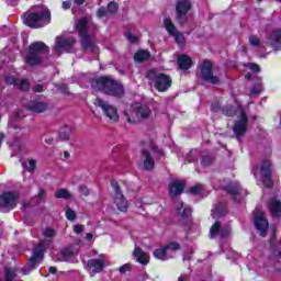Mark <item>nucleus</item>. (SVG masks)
Returning a JSON list of instances; mask_svg holds the SVG:
<instances>
[{
    "instance_id": "31",
    "label": "nucleus",
    "mask_w": 281,
    "mask_h": 281,
    "mask_svg": "<svg viewBox=\"0 0 281 281\" xmlns=\"http://www.w3.org/2000/svg\"><path fill=\"white\" fill-rule=\"evenodd\" d=\"M22 168L25 172H34L36 170V160L31 159L29 162H23Z\"/></svg>"
},
{
    "instance_id": "42",
    "label": "nucleus",
    "mask_w": 281,
    "mask_h": 281,
    "mask_svg": "<svg viewBox=\"0 0 281 281\" xmlns=\"http://www.w3.org/2000/svg\"><path fill=\"white\" fill-rule=\"evenodd\" d=\"M97 16H98L99 19H102V18H104V16H109V9L106 10V9H104V8H100V9L98 10V12H97Z\"/></svg>"
},
{
    "instance_id": "60",
    "label": "nucleus",
    "mask_w": 281,
    "mask_h": 281,
    "mask_svg": "<svg viewBox=\"0 0 281 281\" xmlns=\"http://www.w3.org/2000/svg\"><path fill=\"white\" fill-rule=\"evenodd\" d=\"M246 78H247L248 80H251V74H247V75H246Z\"/></svg>"
},
{
    "instance_id": "55",
    "label": "nucleus",
    "mask_w": 281,
    "mask_h": 281,
    "mask_svg": "<svg viewBox=\"0 0 281 281\" xmlns=\"http://www.w3.org/2000/svg\"><path fill=\"white\" fill-rule=\"evenodd\" d=\"M63 8H64V10H69V8H71V2H69V1H64V2H63Z\"/></svg>"
},
{
    "instance_id": "53",
    "label": "nucleus",
    "mask_w": 281,
    "mask_h": 281,
    "mask_svg": "<svg viewBox=\"0 0 281 281\" xmlns=\"http://www.w3.org/2000/svg\"><path fill=\"white\" fill-rule=\"evenodd\" d=\"M33 91H34L35 93H41V92H43V86H42V85H36V86L34 87Z\"/></svg>"
},
{
    "instance_id": "30",
    "label": "nucleus",
    "mask_w": 281,
    "mask_h": 281,
    "mask_svg": "<svg viewBox=\"0 0 281 281\" xmlns=\"http://www.w3.org/2000/svg\"><path fill=\"white\" fill-rule=\"evenodd\" d=\"M150 54L146 50H139L134 55V60L136 63H143V60H148Z\"/></svg>"
},
{
    "instance_id": "44",
    "label": "nucleus",
    "mask_w": 281,
    "mask_h": 281,
    "mask_svg": "<svg viewBox=\"0 0 281 281\" xmlns=\"http://www.w3.org/2000/svg\"><path fill=\"white\" fill-rule=\"evenodd\" d=\"M70 135H71V131L60 132L59 139H61V142H67V139H69Z\"/></svg>"
},
{
    "instance_id": "47",
    "label": "nucleus",
    "mask_w": 281,
    "mask_h": 281,
    "mask_svg": "<svg viewBox=\"0 0 281 281\" xmlns=\"http://www.w3.org/2000/svg\"><path fill=\"white\" fill-rule=\"evenodd\" d=\"M74 232L75 234H82V232H85V226L80 224H76L74 226Z\"/></svg>"
},
{
    "instance_id": "45",
    "label": "nucleus",
    "mask_w": 281,
    "mask_h": 281,
    "mask_svg": "<svg viewBox=\"0 0 281 281\" xmlns=\"http://www.w3.org/2000/svg\"><path fill=\"white\" fill-rule=\"evenodd\" d=\"M63 254L66 258H69L76 254V250H74V247H68L63 251Z\"/></svg>"
},
{
    "instance_id": "38",
    "label": "nucleus",
    "mask_w": 281,
    "mask_h": 281,
    "mask_svg": "<svg viewBox=\"0 0 281 281\" xmlns=\"http://www.w3.org/2000/svg\"><path fill=\"white\" fill-rule=\"evenodd\" d=\"M249 43L254 47H258L260 45V38L258 36H256V35H250L249 36Z\"/></svg>"
},
{
    "instance_id": "17",
    "label": "nucleus",
    "mask_w": 281,
    "mask_h": 281,
    "mask_svg": "<svg viewBox=\"0 0 281 281\" xmlns=\"http://www.w3.org/2000/svg\"><path fill=\"white\" fill-rule=\"evenodd\" d=\"M164 27L165 30H167L168 34L176 38V43L181 44L183 43V41H186V37L182 35L181 32H178L175 23H172V20H170V18L164 19Z\"/></svg>"
},
{
    "instance_id": "19",
    "label": "nucleus",
    "mask_w": 281,
    "mask_h": 281,
    "mask_svg": "<svg viewBox=\"0 0 281 281\" xmlns=\"http://www.w3.org/2000/svg\"><path fill=\"white\" fill-rule=\"evenodd\" d=\"M229 234H232V228L229 227L221 228V222H215L210 229L211 238H216V236H221V238H227Z\"/></svg>"
},
{
    "instance_id": "14",
    "label": "nucleus",
    "mask_w": 281,
    "mask_h": 281,
    "mask_svg": "<svg viewBox=\"0 0 281 281\" xmlns=\"http://www.w3.org/2000/svg\"><path fill=\"white\" fill-rule=\"evenodd\" d=\"M201 74L205 82H210L211 85H218V82H221V78L212 71V61L205 60L202 64Z\"/></svg>"
},
{
    "instance_id": "11",
    "label": "nucleus",
    "mask_w": 281,
    "mask_h": 281,
    "mask_svg": "<svg viewBox=\"0 0 281 281\" xmlns=\"http://www.w3.org/2000/svg\"><path fill=\"white\" fill-rule=\"evenodd\" d=\"M192 10V1L190 0H178L176 4V19L180 25L188 23V12Z\"/></svg>"
},
{
    "instance_id": "1",
    "label": "nucleus",
    "mask_w": 281,
    "mask_h": 281,
    "mask_svg": "<svg viewBox=\"0 0 281 281\" xmlns=\"http://www.w3.org/2000/svg\"><path fill=\"white\" fill-rule=\"evenodd\" d=\"M24 25L38 30V27H45L49 25L52 21V13L49 9L43 4H36L31 7L22 16Z\"/></svg>"
},
{
    "instance_id": "33",
    "label": "nucleus",
    "mask_w": 281,
    "mask_h": 281,
    "mask_svg": "<svg viewBox=\"0 0 281 281\" xmlns=\"http://www.w3.org/2000/svg\"><path fill=\"white\" fill-rule=\"evenodd\" d=\"M4 278L5 281H14V279L16 278V272L12 268H5Z\"/></svg>"
},
{
    "instance_id": "50",
    "label": "nucleus",
    "mask_w": 281,
    "mask_h": 281,
    "mask_svg": "<svg viewBox=\"0 0 281 281\" xmlns=\"http://www.w3.org/2000/svg\"><path fill=\"white\" fill-rule=\"evenodd\" d=\"M131 269V265L125 263L119 268L120 273H126Z\"/></svg>"
},
{
    "instance_id": "29",
    "label": "nucleus",
    "mask_w": 281,
    "mask_h": 281,
    "mask_svg": "<svg viewBox=\"0 0 281 281\" xmlns=\"http://www.w3.org/2000/svg\"><path fill=\"white\" fill-rule=\"evenodd\" d=\"M176 207L180 216H190V214H192L190 207H183V202H179Z\"/></svg>"
},
{
    "instance_id": "37",
    "label": "nucleus",
    "mask_w": 281,
    "mask_h": 281,
    "mask_svg": "<svg viewBox=\"0 0 281 281\" xmlns=\"http://www.w3.org/2000/svg\"><path fill=\"white\" fill-rule=\"evenodd\" d=\"M201 192H203V186H201V184H196V186L190 188L191 194H201Z\"/></svg>"
},
{
    "instance_id": "21",
    "label": "nucleus",
    "mask_w": 281,
    "mask_h": 281,
    "mask_svg": "<svg viewBox=\"0 0 281 281\" xmlns=\"http://www.w3.org/2000/svg\"><path fill=\"white\" fill-rule=\"evenodd\" d=\"M186 188V182L181 180H173L169 184V194L171 199L175 196H179V194H183V189Z\"/></svg>"
},
{
    "instance_id": "18",
    "label": "nucleus",
    "mask_w": 281,
    "mask_h": 281,
    "mask_svg": "<svg viewBox=\"0 0 281 281\" xmlns=\"http://www.w3.org/2000/svg\"><path fill=\"white\" fill-rule=\"evenodd\" d=\"M240 111V119L235 123L233 131L237 137V139H240L245 133H247V115H245V112L243 109L239 108Z\"/></svg>"
},
{
    "instance_id": "28",
    "label": "nucleus",
    "mask_w": 281,
    "mask_h": 281,
    "mask_svg": "<svg viewBox=\"0 0 281 281\" xmlns=\"http://www.w3.org/2000/svg\"><path fill=\"white\" fill-rule=\"evenodd\" d=\"M226 192L232 194L234 199H238V194L243 192V189H240V184H238V182H233L226 187Z\"/></svg>"
},
{
    "instance_id": "3",
    "label": "nucleus",
    "mask_w": 281,
    "mask_h": 281,
    "mask_svg": "<svg viewBox=\"0 0 281 281\" xmlns=\"http://www.w3.org/2000/svg\"><path fill=\"white\" fill-rule=\"evenodd\" d=\"M49 56V48L43 42H34L29 46L24 63L29 67L41 65Z\"/></svg>"
},
{
    "instance_id": "52",
    "label": "nucleus",
    "mask_w": 281,
    "mask_h": 281,
    "mask_svg": "<svg viewBox=\"0 0 281 281\" xmlns=\"http://www.w3.org/2000/svg\"><path fill=\"white\" fill-rule=\"evenodd\" d=\"M46 196V193L43 189H38L37 199L38 201H43V199Z\"/></svg>"
},
{
    "instance_id": "46",
    "label": "nucleus",
    "mask_w": 281,
    "mask_h": 281,
    "mask_svg": "<svg viewBox=\"0 0 281 281\" xmlns=\"http://www.w3.org/2000/svg\"><path fill=\"white\" fill-rule=\"evenodd\" d=\"M79 192H81L83 196H89L90 194L89 188L85 184L79 186Z\"/></svg>"
},
{
    "instance_id": "43",
    "label": "nucleus",
    "mask_w": 281,
    "mask_h": 281,
    "mask_svg": "<svg viewBox=\"0 0 281 281\" xmlns=\"http://www.w3.org/2000/svg\"><path fill=\"white\" fill-rule=\"evenodd\" d=\"M250 93L252 94V95H259V93H262V86H254L252 88H251V91H250Z\"/></svg>"
},
{
    "instance_id": "39",
    "label": "nucleus",
    "mask_w": 281,
    "mask_h": 281,
    "mask_svg": "<svg viewBox=\"0 0 281 281\" xmlns=\"http://www.w3.org/2000/svg\"><path fill=\"white\" fill-rule=\"evenodd\" d=\"M108 12H109V14H115V12H117V3L110 2L108 4Z\"/></svg>"
},
{
    "instance_id": "26",
    "label": "nucleus",
    "mask_w": 281,
    "mask_h": 281,
    "mask_svg": "<svg viewBox=\"0 0 281 281\" xmlns=\"http://www.w3.org/2000/svg\"><path fill=\"white\" fill-rule=\"evenodd\" d=\"M178 65L184 71H188L192 67V58L188 55H181L178 57Z\"/></svg>"
},
{
    "instance_id": "56",
    "label": "nucleus",
    "mask_w": 281,
    "mask_h": 281,
    "mask_svg": "<svg viewBox=\"0 0 281 281\" xmlns=\"http://www.w3.org/2000/svg\"><path fill=\"white\" fill-rule=\"evenodd\" d=\"M86 238H87L88 240H92V239H93V234L87 233V234H86Z\"/></svg>"
},
{
    "instance_id": "9",
    "label": "nucleus",
    "mask_w": 281,
    "mask_h": 281,
    "mask_svg": "<svg viewBox=\"0 0 281 281\" xmlns=\"http://www.w3.org/2000/svg\"><path fill=\"white\" fill-rule=\"evenodd\" d=\"M157 155H164V153H161L155 144H151L142 150L143 166L146 170H153L155 168V159H153V157H157Z\"/></svg>"
},
{
    "instance_id": "24",
    "label": "nucleus",
    "mask_w": 281,
    "mask_h": 281,
    "mask_svg": "<svg viewBox=\"0 0 281 281\" xmlns=\"http://www.w3.org/2000/svg\"><path fill=\"white\" fill-rule=\"evenodd\" d=\"M27 109L32 111V113H45L49 106L43 101H32L27 104Z\"/></svg>"
},
{
    "instance_id": "15",
    "label": "nucleus",
    "mask_w": 281,
    "mask_h": 281,
    "mask_svg": "<svg viewBox=\"0 0 281 281\" xmlns=\"http://www.w3.org/2000/svg\"><path fill=\"white\" fill-rule=\"evenodd\" d=\"M255 225L258 232H260V236L265 238V236H267V232L269 231V221H267V217H265V213L262 211L255 213Z\"/></svg>"
},
{
    "instance_id": "23",
    "label": "nucleus",
    "mask_w": 281,
    "mask_h": 281,
    "mask_svg": "<svg viewBox=\"0 0 281 281\" xmlns=\"http://www.w3.org/2000/svg\"><path fill=\"white\" fill-rule=\"evenodd\" d=\"M269 43L274 50L281 49V29L272 31L269 36Z\"/></svg>"
},
{
    "instance_id": "6",
    "label": "nucleus",
    "mask_w": 281,
    "mask_h": 281,
    "mask_svg": "<svg viewBox=\"0 0 281 281\" xmlns=\"http://www.w3.org/2000/svg\"><path fill=\"white\" fill-rule=\"evenodd\" d=\"M153 115V111L147 105L134 104L130 110L125 111L126 121L130 124H137V122H142L143 120H148Z\"/></svg>"
},
{
    "instance_id": "13",
    "label": "nucleus",
    "mask_w": 281,
    "mask_h": 281,
    "mask_svg": "<svg viewBox=\"0 0 281 281\" xmlns=\"http://www.w3.org/2000/svg\"><path fill=\"white\" fill-rule=\"evenodd\" d=\"M94 104L95 106H99L100 109H102V111L112 122H117V120H120V114H117V109L109 104L106 101L98 98L94 100Z\"/></svg>"
},
{
    "instance_id": "58",
    "label": "nucleus",
    "mask_w": 281,
    "mask_h": 281,
    "mask_svg": "<svg viewBox=\"0 0 281 281\" xmlns=\"http://www.w3.org/2000/svg\"><path fill=\"white\" fill-rule=\"evenodd\" d=\"M48 271H49V273H56V267H50V268L48 269Z\"/></svg>"
},
{
    "instance_id": "57",
    "label": "nucleus",
    "mask_w": 281,
    "mask_h": 281,
    "mask_svg": "<svg viewBox=\"0 0 281 281\" xmlns=\"http://www.w3.org/2000/svg\"><path fill=\"white\" fill-rule=\"evenodd\" d=\"M45 144H54V138H45Z\"/></svg>"
},
{
    "instance_id": "41",
    "label": "nucleus",
    "mask_w": 281,
    "mask_h": 281,
    "mask_svg": "<svg viewBox=\"0 0 281 281\" xmlns=\"http://www.w3.org/2000/svg\"><path fill=\"white\" fill-rule=\"evenodd\" d=\"M213 218H221V216H225V211H221V209H214L212 211Z\"/></svg>"
},
{
    "instance_id": "59",
    "label": "nucleus",
    "mask_w": 281,
    "mask_h": 281,
    "mask_svg": "<svg viewBox=\"0 0 281 281\" xmlns=\"http://www.w3.org/2000/svg\"><path fill=\"white\" fill-rule=\"evenodd\" d=\"M75 3H77L78 5H82L85 3V0H75Z\"/></svg>"
},
{
    "instance_id": "4",
    "label": "nucleus",
    "mask_w": 281,
    "mask_h": 281,
    "mask_svg": "<svg viewBox=\"0 0 281 281\" xmlns=\"http://www.w3.org/2000/svg\"><path fill=\"white\" fill-rule=\"evenodd\" d=\"M75 27L81 37L83 49L93 52L95 49V41L91 37V27H93V24L83 18L76 22Z\"/></svg>"
},
{
    "instance_id": "10",
    "label": "nucleus",
    "mask_w": 281,
    "mask_h": 281,
    "mask_svg": "<svg viewBox=\"0 0 281 281\" xmlns=\"http://www.w3.org/2000/svg\"><path fill=\"white\" fill-rule=\"evenodd\" d=\"M19 199L21 194L18 191H7L0 195V210H7L10 212L19 205Z\"/></svg>"
},
{
    "instance_id": "25",
    "label": "nucleus",
    "mask_w": 281,
    "mask_h": 281,
    "mask_svg": "<svg viewBox=\"0 0 281 281\" xmlns=\"http://www.w3.org/2000/svg\"><path fill=\"white\" fill-rule=\"evenodd\" d=\"M88 269L92 271V273H100L104 269V260L103 259H90L88 261Z\"/></svg>"
},
{
    "instance_id": "40",
    "label": "nucleus",
    "mask_w": 281,
    "mask_h": 281,
    "mask_svg": "<svg viewBox=\"0 0 281 281\" xmlns=\"http://www.w3.org/2000/svg\"><path fill=\"white\" fill-rule=\"evenodd\" d=\"M224 115H227L228 117H232L233 115H236V110L234 108H223Z\"/></svg>"
},
{
    "instance_id": "5",
    "label": "nucleus",
    "mask_w": 281,
    "mask_h": 281,
    "mask_svg": "<svg viewBox=\"0 0 281 281\" xmlns=\"http://www.w3.org/2000/svg\"><path fill=\"white\" fill-rule=\"evenodd\" d=\"M147 78L160 93H166V91L172 87V78L155 69L147 72Z\"/></svg>"
},
{
    "instance_id": "27",
    "label": "nucleus",
    "mask_w": 281,
    "mask_h": 281,
    "mask_svg": "<svg viewBox=\"0 0 281 281\" xmlns=\"http://www.w3.org/2000/svg\"><path fill=\"white\" fill-rule=\"evenodd\" d=\"M270 212L276 218L281 216V202L279 200L272 199L270 202Z\"/></svg>"
},
{
    "instance_id": "34",
    "label": "nucleus",
    "mask_w": 281,
    "mask_h": 281,
    "mask_svg": "<svg viewBox=\"0 0 281 281\" xmlns=\"http://www.w3.org/2000/svg\"><path fill=\"white\" fill-rule=\"evenodd\" d=\"M43 236H44V238H48V240H52V238H54V236H56V231H54V228L48 226L43 229Z\"/></svg>"
},
{
    "instance_id": "51",
    "label": "nucleus",
    "mask_w": 281,
    "mask_h": 281,
    "mask_svg": "<svg viewBox=\"0 0 281 281\" xmlns=\"http://www.w3.org/2000/svg\"><path fill=\"white\" fill-rule=\"evenodd\" d=\"M249 69H251V71H255V74H258V71H260V66H258V64H250Z\"/></svg>"
},
{
    "instance_id": "54",
    "label": "nucleus",
    "mask_w": 281,
    "mask_h": 281,
    "mask_svg": "<svg viewBox=\"0 0 281 281\" xmlns=\"http://www.w3.org/2000/svg\"><path fill=\"white\" fill-rule=\"evenodd\" d=\"M178 281H190V276H188V274H181V276L178 278Z\"/></svg>"
},
{
    "instance_id": "63",
    "label": "nucleus",
    "mask_w": 281,
    "mask_h": 281,
    "mask_svg": "<svg viewBox=\"0 0 281 281\" xmlns=\"http://www.w3.org/2000/svg\"><path fill=\"white\" fill-rule=\"evenodd\" d=\"M65 157H66V158L69 157V153L66 151V153H65Z\"/></svg>"
},
{
    "instance_id": "20",
    "label": "nucleus",
    "mask_w": 281,
    "mask_h": 281,
    "mask_svg": "<svg viewBox=\"0 0 281 281\" xmlns=\"http://www.w3.org/2000/svg\"><path fill=\"white\" fill-rule=\"evenodd\" d=\"M45 251V246L43 244H40V247L35 248L33 251V256L31 257L29 261L30 269H34L36 265L40 262H43V254Z\"/></svg>"
},
{
    "instance_id": "49",
    "label": "nucleus",
    "mask_w": 281,
    "mask_h": 281,
    "mask_svg": "<svg viewBox=\"0 0 281 281\" xmlns=\"http://www.w3.org/2000/svg\"><path fill=\"white\" fill-rule=\"evenodd\" d=\"M5 82L7 85H14L15 87L19 83V81L14 77H5Z\"/></svg>"
},
{
    "instance_id": "36",
    "label": "nucleus",
    "mask_w": 281,
    "mask_h": 281,
    "mask_svg": "<svg viewBox=\"0 0 281 281\" xmlns=\"http://www.w3.org/2000/svg\"><path fill=\"white\" fill-rule=\"evenodd\" d=\"M66 218L68 221H76V211L71 210L70 207L66 209Z\"/></svg>"
},
{
    "instance_id": "35",
    "label": "nucleus",
    "mask_w": 281,
    "mask_h": 281,
    "mask_svg": "<svg viewBox=\"0 0 281 281\" xmlns=\"http://www.w3.org/2000/svg\"><path fill=\"white\" fill-rule=\"evenodd\" d=\"M16 87L21 91H27V89H30V81H27V79H22L20 82H18Z\"/></svg>"
},
{
    "instance_id": "16",
    "label": "nucleus",
    "mask_w": 281,
    "mask_h": 281,
    "mask_svg": "<svg viewBox=\"0 0 281 281\" xmlns=\"http://www.w3.org/2000/svg\"><path fill=\"white\" fill-rule=\"evenodd\" d=\"M260 179L266 188H272L273 182L271 181V161L266 160L262 162L260 168Z\"/></svg>"
},
{
    "instance_id": "48",
    "label": "nucleus",
    "mask_w": 281,
    "mask_h": 281,
    "mask_svg": "<svg viewBox=\"0 0 281 281\" xmlns=\"http://www.w3.org/2000/svg\"><path fill=\"white\" fill-rule=\"evenodd\" d=\"M125 36L130 43H137V36H135L133 33H126Z\"/></svg>"
},
{
    "instance_id": "64",
    "label": "nucleus",
    "mask_w": 281,
    "mask_h": 281,
    "mask_svg": "<svg viewBox=\"0 0 281 281\" xmlns=\"http://www.w3.org/2000/svg\"><path fill=\"white\" fill-rule=\"evenodd\" d=\"M203 166H205V159L202 160Z\"/></svg>"
},
{
    "instance_id": "12",
    "label": "nucleus",
    "mask_w": 281,
    "mask_h": 281,
    "mask_svg": "<svg viewBox=\"0 0 281 281\" xmlns=\"http://www.w3.org/2000/svg\"><path fill=\"white\" fill-rule=\"evenodd\" d=\"M111 186L114 190L113 199L117 210H120V212H126V210H128V200H126V198L122 193V190L120 189V184L115 181H112Z\"/></svg>"
},
{
    "instance_id": "62",
    "label": "nucleus",
    "mask_w": 281,
    "mask_h": 281,
    "mask_svg": "<svg viewBox=\"0 0 281 281\" xmlns=\"http://www.w3.org/2000/svg\"><path fill=\"white\" fill-rule=\"evenodd\" d=\"M254 176L258 179V172L254 171Z\"/></svg>"
},
{
    "instance_id": "61",
    "label": "nucleus",
    "mask_w": 281,
    "mask_h": 281,
    "mask_svg": "<svg viewBox=\"0 0 281 281\" xmlns=\"http://www.w3.org/2000/svg\"><path fill=\"white\" fill-rule=\"evenodd\" d=\"M2 142H3V135H0V146Z\"/></svg>"
},
{
    "instance_id": "7",
    "label": "nucleus",
    "mask_w": 281,
    "mask_h": 281,
    "mask_svg": "<svg viewBox=\"0 0 281 281\" xmlns=\"http://www.w3.org/2000/svg\"><path fill=\"white\" fill-rule=\"evenodd\" d=\"M76 44V38L74 37H64V36H58L55 40V46L53 48V54L54 56H63L65 52L67 54L71 53L74 50V45Z\"/></svg>"
},
{
    "instance_id": "2",
    "label": "nucleus",
    "mask_w": 281,
    "mask_h": 281,
    "mask_svg": "<svg viewBox=\"0 0 281 281\" xmlns=\"http://www.w3.org/2000/svg\"><path fill=\"white\" fill-rule=\"evenodd\" d=\"M91 87L93 91H102L106 95H113L114 98H122L124 95V86L108 77L92 80Z\"/></svg>"
},
{
    "instance_id": "8",
    "label": "nucleus",
    "mask_w": 281,
    "mask_h": 281,
    "mask_svg": "<svg viewBox=\"0 0 281 281\" xmlns=\"http://www.w3.org/2000/svg\"><path fill=\"white\" fill-rule=\"evenodd\" d=\"M179 249H181V245H179V243L173 241V243H169L164 247L157 248L154 251V257L157 260H170V258H175V254H177V251H179Z\"/></svg>"
},
{
    "instance_id": "32",
    "label": "nucleus",
    "mask_w": 281,
    "mask_h": 281,
    "mask_svg": "<svg viewBox=\"0 0 281 281\" xmlns=\"http://www.w3.org/2000/svg\"><path fill=\"white\" fill-rule=\"evenodd\" d=\"M55 196L56 199H71V193H69V191L67 189H58L55 192Z\"/></svg>"
},
{
    "instance_id": "22",
    "label": "nucleus",
    "mask_w": 281,
    "mask_h": 281,
    "mask_svg": "<svg viewBox=\"0 0 281 281\" xmlns=\"http://www.w3.org/2000/svg\"><path fill=\"white\" fill-rule=\"evenodd\" d=\"M133 256L139 265H148L150 262V255L137 246L134 248Z\"/></svg>"
}]
</instances>
